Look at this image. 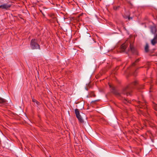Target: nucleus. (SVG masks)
Wrapping results in <instances>:
<instances>
[{
  "label": "nucleus",
  "instance_id": "nucleus-27",
  "mask_svg": "<svg viewBox=\"0 0 157 157\" xmlns=\"http://www.w3.org/2000/svg\"><path fill=\"white\" fill-rule=\"evenodd\" d=\"M155 114H156V116H157V113H156Z\"/></svg>",
  "mask_w": 157,
  "mask_h": 157
},
{
  "label": "nucleus",
  "instance_id": "nucleus-4",
  "mask_svg": "<svg viewBox=\"0 0 157 157\" xmlns=\"http://www.w3.org/2000/svg\"><path fill=\"white\" fill-rule=\"evenodd\" d=\"M136 102L137 103L138 105L137 106L138 108H144V109L147 110V105L145 102H142L139 101H137Z\"/></svg>",
  "mask_w": 157,
  "mask_h": 157
},
{
  "label": "nucleus",
  "instance_id": "nucleus-8",
  "mask_svg": "<svg viewBox=\"0 0 157 157\" xmlns=\"http://www.w3.org/2000/svg\"><path fill=\"white\" fill-rule=\"evenodd\" d=\"M127 47V44L126 42L123 44L120 48V51L121 52H124Z\"/></svg>",
  "mask_w": 157,
  "mask_h": 157
},
{
  "label": "nucleus",
  "instance_id": "nucleus-21",
  "mask_svg": "<svg viewBox=\"0 0 157 157\" xmlns=\"http://www.w3.org/2000/svg\"><path fill=\"white\" fill-rule=\"evenodd\" d=\"M99 100H97L94 101H92L91 102V103L95 104Z\"/></svg>",
  "mask_w": 157,
  "mask_h": 157
},
{
  "label": "nucleus",
  "instance_id": "nucleus-14",
  "mask_svg": "<svg viewBox=\"0 0 157 157\" xmlns=\"http://www.w3.org/2000/svg\"><path fill=\"white\" fill-rule=\"evenodd\" d=\"M151 44L153 45H155L157 43V41L154 39H153L151 41Z\"/></svg>",
  "mask_w": 157,
  "mask_h": 157
},
{
  "label": "nucleus",
  "instance_id": "nucleus-2",
  "mask_svg": "<svg viewBox=\"0 0 157 157\" xmlns=\"http://www.w3.org/2000/svg\"><path fill=\"white\" fill-rule=\"evenodd\" d=\"M30 45L31 48L32 50L40 49V46L38 43L36 39H32L30 41Z\"/></svg>",
  "mask_w": 157,
  "mask_h": 157
},
{
  "label": "nucleus",
  "instance_id": "nucleus-26",
  "mask_svg": "<svg viewBox=\"0 0 157 157\" xmlns=\"http://www.w3.org/2000/svg\"><path fill=\"white\" fill-rule=\"evenodd\" d=\"M139 67V68H137V69H139V68H142V67Z\"/></svg>",
  "mask_w": 157,
  "mask_h": 157
},
{
  "label": "nucleus",
  "instance_id": "nucleus-9",
  "mask_svg": "<svg viewBox=\"0 0 157 157\" xmlns=\"http://www.w3.org/2000/svg\"><path fill=\"white\" fill-rule=\"evenodd\" d=\"M48 16L53 19L54 21H56L57 20L56 15L55 14L53 13H51L48 14Z\"/></svg>",
  "mask_w": 157,
  "mask_h": 157
},
{
  "label": "nucleus",
  "instance_id": "nucleus-5",
  "mask_svg": "<svg viewBox=\"0 0 157 157\" xmlns=\"http://www.w3.org/2000/svg\"><path fill=\"white\" fill-rule=\"evenodd\" d=\"M109 86L111 89L110 91L112 93L117 97L120 96V94L118 92L114 87L111 85H109Z\"/></svg>",
  "mask_w": 157,
  "mask_h": 157
},
{
  "label": "nucleus",
  "instance_id": "nucleus-20",
  "mask_svg": "<svg viewBox=\"0 0 157 157\" xmlns=\"http://www.w3.org/2000/svg\"><path fill=\"white\" fill-rule=\"evenodd\" d=\"M120 6H113V9L114 10H118L120 8Z\"/></svg>",
  "mask_w": 157,
  "mask_h": 157
},
{
  "label": "nucleus",
  "instance_id": "nucleus-19",
  "mask_svg": "<svg viewBox=\"0 0 157 157\" xmlns=\"http://www.w3.org/2000/svg\"><path fill=\"white\" fill-rule=\"evenodd\" d=\"M140 60V58H139V59H136L135 61V62H134L133 63L132 65V66H135V65H136V63H137Z\"/></svg>",
  "mask_w": 157,
  "mask_h": 157
},
{
  "label": "nucleus",
  "instance_id": "nucleus-11",
  "mask_svg": "<svg viewBox=\"0 0 157 157\" xmlns=\"http://www.w3.org/2000/svg\"><path fill=\"white\" fill-rule=\"evenodd\" d=\"M7 101L5 99L0 97V103L4 105L6 103Z\"/></svg>",
  "mask_w": 157,
  "mask_h": 157
},
{
  "label": "nucleus",
  "instance_id": "nucleus-12",
  "mask_svg": "<svg viewBox=\"0 0 157 157\" xmlns=\"http://www.w3.org/2000/svg\"><path fill=\"white\" fill-rule=\"evenodd\" d=\"M32 99L33 102L35 103V105L36 104V106H38L40 104V103L37 100L33 98H32Z\"/></svg>",
  "mask_w": 157,
  "mask_h": 157
},
{
  "label": "nucleus",
  "instance_id": "nucleus-3",
  "mask_svg": "<svg viewBox=\"0 0 157 157\" xmlns=\"http://www.w3.org/2000/svg\"><path fill=\"white\" fill-rule=\"evenodd\" d=\"M75 114L76 115V117L78 119L79 123H83L84 122V121L82 119V118L80 115L78 109H76L75 110Z\"/></svg>",
  "mask_w": 157,
  "mask_h": 157
},
{
  "label": "nucleus",
  "instance_id": "nucleus-1",
  "mask_svg": "<svg viewBox=\"0 0 157 157\" xmlns=\"http://www.w3.org/2000/svg\"><path fill=\"white\" fill-rule=\"evenodd\" d=\"M137 84L138 82L136 81L132 82L123 89L122 93L124 94H126L127 96L131 95L132 89L134 88Z\"/></svg>",
  "mask_w": 157,
  "mask_h": 157
},
{
  "label": "nucleus",
  "instance_id": "nucleus-28",
  "mask_svg": "<svg viewBox=\"0 0 157 157\" xmlns=\"http://www.w3.org/2000/svg\"><path fill=\"white\" fill-rule=\"evenodd\" d=\"M50 157H51V156H50Z\"/></svg>",
  "mask_w": 157,
  "mask_h": 157
},
{
  "label": "nucleus",
  "instance_id": "nucleus-24",
  "mask_svg": "<svg viewBox=\"0 0 157 157\" xmlns=\"http://www.w3.org/2000/svg\"><path fill=\"white\" fill-rule=\"evenodd\" d=\"M144 88V85H143L140 86V87H139V88L141 89H143Z\"/></svg>",
  "mask_w": 157,
  "mask_h": 157
},
{
  "label": "nucleus",
  "instance_id": "nucleus-7",
  "mask_svg": "<svg viewBox=\"0 0 157 157\" xmlns=\"http://www.w3.org/2000/svg\"><path fill=\"white\" fill-rule=\"evenodd\" d=\"M130 43V50L133 54L135 55H138V52L137 50L134 48L132 44H131Z\"/></svg>",
  "mask_w": 157,
  "mask_h": 157
},
{
  "label": "nucleus",
  "instance_id": "nucleus-18",
  "mask_svg": "<svg viewBox=\"0 0 157 157\" xmlns=\"http://www.w3.org/2000/svg\"><path fill=\"white\" fill-rule=\"evenodd\" d=\"M74 139L76 143L78 144L80 142L79 140L77 137L76 135H75V136L74 137Z\"/></svg>",
  "mask_w": 157,
  "mask_h": 157
},
{
  "label": "nucleus",
  "instance_id": "nucleus-22",
  "mask_svg": "<svg viewBox=\"0 0 157 157\" xmlns=\"http://www.w3.org/2000/svg\"><path fill=\"white\" fill-rule=\"evenodd\" d=\"M143 115L144 116H146L147 118H148L150 116V115H149V114L148 113V111H147V114L144 113L143 114Z\"/></svg>",
  "mask_w": 157,
  "mask_h": 157
},
{
  "label": "nucleus",
  "instance_id": "nucleus-25",
  "mask_svg": "<svg viewBox=\"0 0 157 157\" xmlns=\"http://www.w3.org/2000/svg\"><path fill=\"white\" fill-rule=\"evenodd\" d=\"M128 20H130L131 19H132V17H131L130 16H128Z\"/></svg>",
  "mask_w": 157,
  "mask_h": 157
},
{
  "label": "nucleus",
  "instance_id": "nucleus-17",
  "mask_svg": "<svg viewBox=\"0 0 157 157\" xmlns=\"http://www.w3.org/2000/svg\"><path fill=\"white\" fill-rule=\"evenodd\" d=\"M89 96L90 97H94L96 96L94 92H90L89 94Z\"/></svg>",
  "mask_w": 157,
  "mask_h": 157
},
{
  "label": "nucleus",
  "instance_id": "nucleus-15",
  "mask_svg": "<svg viewBox=\"0 0 157 157\" xmlns=\"http://www.w3.org/2000/svg\"><path fill=\"white\" fill-rule=\"evenodd\" d=\"M152 106L154 109L157 111V104L154 102H153Z\"/></svg>",
  "mask_w": 157,
  "mask_h": 157
},
{
  "label": "nucleus",
  "instance_id": "nucleus-6",
  "mask_svg": "<svg viewBox=\"0 0 157 157\" xmlns=\"http://www.w3.org/2000/svg\"><path fill=\"white\" fill-rule=\"evenodd\" d=\"M11 5L5 3L0 6V8L5 10H7L9 9L11 7Z\"/></svg>",
  "mask_w": 157,
  "mask_h": 157
},
{
  "label": "nucleus",
  "instance_id": "nucleus-16",
  "mask_svg": "<svg viewBox=\"0 0 157 157\" xmlns=\"http://www.w3.org/2000/svg\"><path fill=\"white\" fill-rule=\"evenodd\" d=\"M145 51L146 52H148L149 51V46L147 44H146L145 47Z\"/></svg>",
  "mask_w": 157,
  "mask_h": 157
},
{
  "label": "nucleus",
  "instance_id": "nucleus-10",
  "mask_svg": "<svg viewBox=\"0 0 157 157\" xmlns=\"http://www.w3.org/2000/svg\"><path fill=\"white\" fill-rule=\"evenodd\" d=\"M151 32L153 34L156 33V28L155 26H152L150 27Z\"/></svg>",
  "mask_w": 157,
  "mask_h": 157
},
{
  "label": "nucleus",
  "instance_id": "nucleus-23",
  "mask_svg": "<svg viewBox=\"0 0 157 157\" xmlns=\"http://www.w3.org/2000/svg\"><path fill=\"white\" fill-rule=\"evenodd\" d=\"M154 34V36L153 39L157 41V33H155Z\"/></svg>",
  "mask_w": 157,
  "mask_h": 157
},
{
  "label": "nucleus",
  "instance_id": "nucleus-13",
  "mask_svg": "<svg viewBox=\"0 0 157 157\" xmlns=\"http://www.w3.org/2000/svg\"><path fill=\"white\" fill-rule=\"evenodd\" d=\"M123 102L124 104H127V103H130V102H131L129 100H128L127 99L125 98H124V99L123 100Z\"/></svg>",
  "mask_w": 157,
  "mask_h": 157
}]
</instances>
